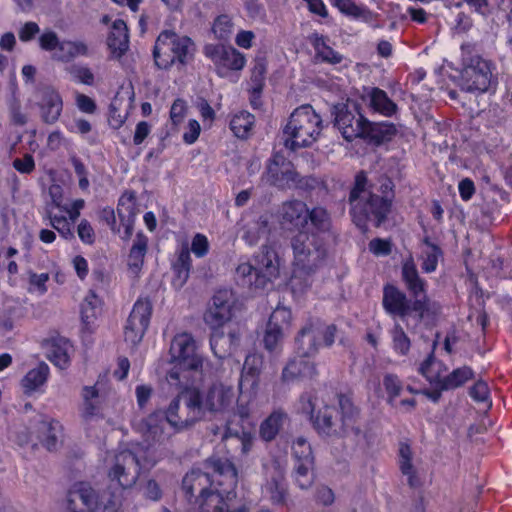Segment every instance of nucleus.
I'll return each mask as SVG.
<instances>
[{
    "label": "nucleus",
    "mask_w": 512,
    "mask_h": 512,
    "mask_svg": "<svg viewBox=\"0 0 512 512\" xmlns=\"http://www.w3.org/2000/svg\"><path fill=\"white\" fill-rule=\"evenodd\" d=\"M236 484V469L227 459H211L203 471L192 470L183 479L187 494L199 493L200 512H247L243 505L232 502Z\"/></svg>",
    "instance_id": "nucleus-1"
},
{
    "label": "nucleus",
    "mask_w": 512,
    "mask_h": 512,
    "mask_svg": "<svg viewBox=\"0 0 512 512\" xmlns=\"http://www.w3.org/2000/svg\"><path fill=\"white\" fill-rule=\"evenodd\" d=\"M300 405L303 413L311 415L313 425L320 434L359 437V412L349 397L341 395L326 400L305 395L300 399Z\"/></svg>",
    "instance_id": "nucleus-2"
},
{
    "label": "nucleus",
    "mask_w": 512,
    "mask_h": 512,
    "mask_svg": "<svg viewBox=\"0 0 512 512\" xmlns=\"http://www.w3.org/2000/svg\"><path fill=\"white\" fill-rule=\"evenodd\" d=\"M325 231L315 228L299 230L291 238L294 260L290 285L295 295L303 294L311 286V272L326 254L321 237Z\"/></svg>",
    "instance_id": "nucleus-3"
},
{
    "label": "nucleus",
    "mask_w": 512,
    "mask_h": 512,
    "mask_svg": "<svg viewBox=\"0 0 512 512\" xmlns=\"http://www.w3.org/2000/svg\"><path fill=\"white\" fill-rule=\"evenodd\" d=\"M160 455L149 442L132 443L130 449L121 450L110 460L108 477L121 489L132 487L140 469H147L156 464Z\"/></svg>",
    "instance_id": "nucleus-4"
},
{
    "label": "nucleus",
    "mask_w": 512,
    "mask_h": 512,
    "mask_svg": "<svg viewBox=\"0 0 512 512\" xmlns=\"http://www.w3.org/2000/svg\"><path fill=\"white\" fill-rule=\"evenodd\" d=\"M235 297L231 290L222 289L217 291L204 314L205 323L214 331L211 337V349L215 356L224 358L230 354L232 347L239 341V333L230 331L227 336L218 333L233 316Z\"/></svg>",
    "instance_id": "nucleus-5"
},
{
    "label": "nucleus",
    "mask_w": 512,
    "mask_h": 512,
    "mask_svg": "<svg viewBox=\"0 0 512 512\" xmlns=\"http://www.w3.org/2000/svg\"><path fill=\"white\" fill-rule=\"evenodd\" d=\"M170 364L167 380L177 387L187 385L195 374L201 372L204 358L196 341L188 333L177 334L170 345Z\"/></svg>",
    "instance_id": "nucleus-6"
},
{
    "label": "nucleus",
    "mask_w": 512,
    "mask_h": 512,
    "mask_svg": "<svg viewBox=\"0 0 512 512\" xmlns=\"http://www.w3.org/2000/svg\"><path fill=\"white\" fill-rule=\"evenodd\" d=\"M323 121L310 105L296 108L288 118L283 129L284 145L297 150L313 145L321 136Z\"/></svg>",
    "instance_id": "nucleus-7"
},
{
    "label": "nucleus",
    "mask_w": 512,
    "mask_h": 512,
    "mask_svg": "<svg viewBox=\"0 0 512 512\" xmlns=\"http://www.w3.org/2000/svg\"><path fill=\"white\" fill-rule=\"evenodd\" d=\"M382 195H377L367 187L365 174L359 173L356 176L355 186L350 194L352 212H363L367 218L373 217L376 225H380L390 209L392 197V182L385 179L381 184Z\"/></svg>",
    "instance_id": "nucleus-8"
},
{
    "label": "nucleus",
    "mask_w": 512,
    "mask_h": 512,
    "mask_svg": "<svg viewBox=\"0 0 512 512\" xmlns=\"http://www.w3.org/2000/svg\"><path fill=\"white\" fill-rule=\"evenodd\" d=\"M235 402V392L231 385L216 381L203 391L188 390L186 404L195 417H203L206 413L224 415L229 412Z\"/></svg>",
    "instance_id": "nucleus-9"
},
{
    "label": "nucleus",
    "mask_w": 512,
    "mask_h": 512,
    "mask_svg": "<svg viewBox=\"0 0 512 512\" xmlns=\"http://www.w3.org/2000/svg\"><path fill=\"white\" fill-rule=\"evenodd\" d=\"M180 408L179 398L174 399L163 418L162 413L154 412L146 418L140 419L134 423L135 430L143 437L144 442H149L157 450L171 436L166 429L168 424L176 431L182 430L190 425L187 420H181L178 416Z\"/></svg>",
    "instance_id": "nucleus-10"
},
{
    "label": "nucleus",
    "mask_w": 512,
    "mask_h": 512,
    "mask_svg": "<svg viewBox=\"0 0 512 512\" xmlns=\"http://www.w3.org/2000/svg\"><path fill=\"white\" fill-rule=\"evenodd\" d=\"M195 51V44L189 37L163 31L156 40L153 55L159 68L168 69L174 64H188Z\"/></svg>",
    "instance_id": "nucleus-11"
},
{
    "label": "nucleus",
    "mask_w": 512,
    "mask_h": 512,
    "mask_svg": "<svg viewBox=\"0 0 512 512\" xmlns=\"http://www.w3.org/2000/svg\"><path fill=\"white\" fill-rule=\"evenodd\" d=\"M280 222L283 228L306 230L315 228L317 230H328L330 225L329 216L321 207L309 210L302 201H288L282 205L280 210Z\"/></svg>",
    "instance_id": "nucleus-12"
},
{
    "label": "nucleus",
    "mask_w": 512,
    "mask_h": 512,
    "mask_svg": "<svg viewBox=\"0 0 512 512\" xmlns=\"http://www.w3.org/2000/svg\"><path fill=\"white\" fill-rule=\"evenodd\" d=\"M49 194L52 200V208L49 210L51 226L62 237L66 239L73 237L74 222L85 205L84 200L75 199L70 203L64 202L62 188L59 185H51Z\"/></svg>",
    "instance_id": "nucleus-13"
},
{
    "label": "nucleus",
    "mask_w": 512,
    "mask_h": 512,
    "mask_svg": "<svg viewBox=\"0 0 512 512\" xmlns=\"http://www.w3.org/2000/svg\"><path fill=\"white\" fill-rule=\"evenodd\" d=\"M263 366L261 355L253 353L246 357L239 381L240 396L237 400L236 413L241 420H247L256 407V387Z\"/></svg>",
    "instance_id": "nucleus-14"
},
{
    "label": "nucleus",
    "mask_w": 512,
    "mask_h": 512,
    "mask_svg": "<svg viewBox=\"0 0 512 512\" xmlns=\"http://www.w3.org/2000/svg\"><path fill=\"white\" fill-rule=\"evenodd\" d=\"M292 325V312L284 306L276 307L262 332L261 342L271 354L282 350L283 342Z\"/></svg>",
    "instance_id": "nucleus-15"
},
{
    "label": "nucleus",
    "mask_w": 512,
    "mask_h": 512,
    "mask_svg": "<svg viewBox=\"0 0 512 512\" xmlns=\"http://www.w3.org/2000/svg\"><path fill=\"white\" fill-rule=\"evenodd\" d=\"M335 125L342 136L351 141L356 138H376V132L381 130L364 118L360 113H353L347 106L336 108Z\"/></svg>",
    "instance_id": "nucleus-16"
},
{
    "label": "nucleus",
    "mask_w": 512,
    "mask_h": 512,
    "mask_svg": "<svg viewBox=\"0 0 512 512\" xmlns=\"http://www.w3.org/2000/svg\"><path fill=\"white\" fill-rule=\"evenodd\" d=\"M81 396L82 403L79 413L85 429L103 428L106 424H110L106 405L99 397L98 390L94 386L84 387Z\"/></svg>",
    "instance_id": "nucleus-17"
},
{
    "label": "nucleus",
    "mask_w": 512,
    "mask_h": 512,
    "mask_svg": "<svg viewBox=\"0 0 512 512\" xmlns=\"http://www.w3.org/2000/svg\"><path fill=\"white\" fill-rule=\"evenodd\" d=\"M203 53L213 62L220 77H227L230 71L242 70L246 64L245 56L231 46L207 44Z\"/></svg>",
    "instance_id": "nucleus-18"
},
{
    "label": "nucleus",
    "mask_w": 512,
    "mask_h": 512,
    "mask_svg": "<svg viewBox=\"0 0 512 512\" xmlns=\"http://www.w3.org/2000/svg\"><path fill=\"white\" fill-rule=\"evenodd\" d=\"M383 306L388 313L403 318L408 316L411 311L418 312L419 318H423L430 309L429 301L425 295L410 305L405 294L392 285H387L384 288Z\"/></svg>",
    "instance_id": "nucleus-19"
},
{
    "label": "nucleus",
    "mask_w": 512,
    "mask_h": 512,
    "mask_svg": "<svg viewBox=\"0 0 512 512\" xmlns=\"http://www.w3.org/2000/svg\"><path fill=\"white\" fill-rule=\"evenodd\" d=\"M151 312L152 305L148 299L136 301L124 327V339L127 343L134 346L142 340L150 322Z\"/></svg>",
    "instance_id": "nucleus-20"
},
{
    "label": "nucleus",
    "mask_w": 512,
    "mask_h": 512,
    "mask_svg": "<svg viewBox=\"0 0 512 512\" xmlns=\"http://www.w3.org/2000/svg\"><path fill=\"white\" fill-rule=\"evenodd\" d=\"M263 180L282 189L296 187L299 183L293 164L280 154L269 160Z\"/></svg>",
    "instance_id": "nucleus-21"
},
{
    "label": "nucleus",
    "mask_w": 512,
    "mask_h": 512,
    "mask_svg": "<svg viewBox=\"0 0 512 512\" xmlns=\"http://www.w3.org/2000/svg\"><path fill=\"white\" fill-rule=\"evenodd\" d=\"M491 81V69L487 61L474 58L460 73L459 86L467 92H485Z\"/></svg>",
    "instance_id": "nucleus-22"
},
{
    "label": "nucleus",
    "mask_w": 512,
    "mask_h": 512,
    "mask_svg": "<svg viewBox=\"0 0 512 512\" xmlns=\"http://www.w3.org/2000/svg\"><path fill=\"white\" fill-rule=\"evenodd\" d=\"M256 287H265L267 283L278 278L280 274V259L272 247L263 246L254 256Z\"/></svg>",
    "instance_id": "nucleus-23"
},
{
    "label": "nucleus",
    "mask_w": 512,
    "mask_h": 512,
    "mask_svg": "<svg viewBox=\"0 0 512 512\" xmlns=\"http://www.w3.org/2000/svg\"><path fill=\"white\" fill-rule=\"evenodd\" d=\"M101 23L111 24L110 31L107 36V45L112 57H122L129 48L128 28L124 20L114 18L112 15L106 14L101 18Z\"/></svg>",
    "instance_id": "nucleus-24"
},
{
    "label": "nucleus",
    "mask_w": 512,
    "mask_h": 512,
    "mask_svg": "<svg viewBox=\"0 0 512 512\" xmlns=\"http://www.w3.org/2000/svg\"><path fill=\"white\" fill-rule=\"evenodd\" d=\"M137 214L138 208L135 194L133 192H125L119 198L117 206V215L121 222L117 232L122 238L128 239L132 235Z\"/></svg>",
    "instance_id": "nucleus-25"
},
{
    "label": "nucleus",
    "mask_w": 512,
    "mask_h": 512,
    "mask_svg": "<svg viewBox=\"0 0 512 512\" xmlns=\"http://www.w3.org/2000/svg\"><path fill=\"white\" fill-rule=\"evenodd\" d=\"M361 99L373 112L385 117L395 115L398 109L387 93L377 87L363 88Z\"/></svg>",
    "instance_id": "nucleus-26"
},
{
    "label": "nucleus",
    "mask_w": 512,
    "mask_h": 512,
    "mask_svg": "<svg viewBox=\"0 0 512 512\" xmlns=\"http://www.w3.org/2000/svg\"><path fill=\"white\" fill-rule=\"evenodd\" d=\"M39 109L42 120L47 124L55 123L63 110V100L54 88L47 87L39 92Z\"/></svg>",
    "instance_id": "nucleus-27"
},
{
    "label": "nucleus",
    "mask_w": 512,
    "mask_h": 512,
    "mask_svg": "<svg viewBox=\"0 0 512 512\" xmlns=\"http://www.w3.org/2000/svg\"><path fill=\"white\" fill-rule=\"evenodd\" d=\"M46 357L60 369H65L73 353L72 344L65 338H51L43 342Z\"/></svg>",
    "instance_id": "nucleus-28"
},
{
    "label": "nucleus",
    "mask_w": 512,
    "mask_h": 512,
    "mask_svg": "<svg viewBox=\"0 0 512 512\" xmlns=\"http://www.w3.org/2000/svg\"><path fill=\"white\" fill-rule=\"evenodd\" d=\"M95 503V492L88 484H76L69 492L68 507L71 512L94 511Z\"/></svg>",
    "instance_id": "nucleus-29"
},
{
    "label": "nucleus",
    "mask_w": 512,
    "mask_h": 512,
    "mask_svg": "<svg viewBox=\"0 0 512 512\" xmlns=\"http://www.w3.org/2000/svg\"><path fill=\"white\" fill-rule=\"evenodd\" d=\"M243 230V240L251 246L257 244L261 239H266L270 233L269 216L261 215L256 220H246Z\"/></svg>",
    "instance_id": "nucleus-30"
},
{
    "label": "nucleus",
    "mask_w": 512,
    "mask_h": 512,
    "mask_svg": "<svg viewBox=\"0 0 512 512\" xmlns=\"http://www.w3.org/2000/svg\"><path fill=\"white\" fill-rule=\"evenodd\" d=\"M88 44L83 40H62L60 52H55L52 58L59 62H70L78 57L89 56Z\"/></svg>",
    "instance_id": "nucleus-31"
},
{
    "label": "nucleus",
    "mask_w": 512,
    "mask_h": 512,
    "mask_svg": "<svg viewBox=\"0 0 512 512\" xmlns=\"http://www.w3.org/2000/svg\"><path fill=\"white\" fill-rule=\"evenodd\" d=\"M49 375V367L45 363L38 364L29 370L21 381L22 388L26 394L39 392L45 385Z\"/></svg>",
    "instance_id": "nucleus-32"
},
{
    "label": "nucleus",
    "mask_w": 512,
    "mask_h": 512,
    "mask_svg": "<svg viewBox=\"0 0 512 512\" xmlns=\"http://www.w3.org/2000/svg\"><path fill=\"white\" fill-rule=\"evenodd\" d=\"M335 333L336 328L333 325L327 326L324 329L320 328H304L301 331L300 339L302 343H305L306 341L309 343V351L307 353H314L317 350V347L320 345V343L316 344L315 339L316 336L322 335L323 336V344L326 346H330L333 344L335 339Z\"/></svg>",
    "instance_id": "nucleus-33"
},
{
    "label": "nucleus",
    "mask_w": 512,
    "mask_h": 512,
    "mask_svg": "<svg viewBox=\"0 0 512 512\" xmlns=\"http://www.w3.org/2000/svg\"><path fill=\"white\" fill-rule=\"evenodd\" d=\"M308 351L309 348L303 351V356L293 359L284 368L283 378L285 380H292L297 377H310L313 375L314 366L307 359V356L310 355L311 353H305Z\"/></svg>",
    "instance_id": "nucleus-34"
},
{
    "label": "nucleus",
    "mask_w": 512,
    "mask_h": 512,
    "mask_svg": "<svg viewBox=\"0 0 512 512\" xmlns=\"http://www.w3.org/2000/svg\"><path fill=\"white\" fill-rule=\"evenodd\" d=\"M102 312V301L93 292L90 291L83 299L80 306V315L82 322L87 326H91L101 315Z\"/></svg>",
    "instance_id": "nucleus-35"
},
{
    "label": "nucleus",
    "mask_w": 512,
    "mask_h": 512,
    "mask_svg": "<svg viewBox=\"0 0 512 512\" xmlns=\"http://www.w3.org/2000/svg\"><path fill=\"white\" fill-rule=\"evenodd\" d=\"M287 421V416L282 411L272 412L265 420L262 421L259 428L260 437L265 441L273 440L279 433L280 429Z\"/></svg>",
    "instance_id": "nucleus-36"
},
{
    "label": "nucleus",
    "mask_w": 512,
    "mask_h": 512,
    "mask_svg": "<svg viewBox=\"0 0 512 512\" xmlns=\"http://www.w3.org/2000/svg\"><path fill=\"white\" fill-rule=\"evenodd\" d=\"M419 372L437 389L442 390V384L447 376L446 368L442 362L430 356L419 368Z\"/></svg>",
    "instance_id": "nucleus-37"
},
{
    "label": "nucleus",
    "mask_w": 512,
    "mask_h": 512,
    "mask_svg": "<svg viewBox=\"0 0 512 512\" xmlns=\"http://www.w3.org/2000/svg\"><path fill=\"white\" fill-rule=\"evenodd\" d=\"M311 43L315 50L316 58L319 61L329 64H340L343 61V56L336 52L327 44V40L318 34L311 36Z\"/></svg>",
    "instance_id": "nucleus-38"
},
{
    "label": "nucleus",
    "mask_w": 512,
    "mask_h": 512,
    "mask_svg": "<svg viewBox=\"0 0 512 512\" xmlns=\"http://www.w3.org/2000/svg\"><path fill=\"white\" fill-rule=\"evenodd\" d=\"M335 6L345 15L365 23H372L376 15L364 6L355 4L352 0H334Z\"/></svg>",
    "instance_id": "nucleus-39"
},
{
    "label": "nucleus",
    "mask_w": 512,
    "mask_h": 512,
    "mask_svg": "<svg viewBox=\"0 0 512 512\" xmlns=\"http://www.w3.org/2000/svg\"><path fill=\"white\" fill-rule=\"evenodd\" d=\"M254 116L247 111H239L233 114L230 120V129L238 138L249 137L254 127Z\"/></svg>",
    "instance_id": "nucleus-40"
},
{
    "label": "nucleus",
    "mask_w": 512,
    "mask_h": 512,
    "mask_svg": "<svg viewBox=\"0 0 512 512\" xmlns=\"http://www.w3.org/2000/svg\"><path fill=\"white\" fill-rule=\"evenodd\" d=\"M147 244V238L142 234H138L128 256V267L134 275L139 273L143 265Z\"/></svg>",
    "instance_id": "nucleus-41"
},
{
    "label": "nucleus",
    "mask_w": 512,
    "mask_h": 512,
    "mask_svg": "<svg viewBox=\"0 0 512 512\" xmlns=\"http://www.w3.org/2000/svg\"><path fill=\"white\" fill-rule=\"evenodd\" d=\"M402 275L408 289L415 297H419L421 293H424V282L419 278L411 256L403 263Z\"/></svg>",
    "instance_id": "nucleus-42"
},
{
    "label": "nucleus",
    "mask_w": 512,
    "mask_h": 512,
    "mask_svg": "<svg viewBox=\"0 0 512 512\" xmlns=\"http://www.w3.org/2000/svg\"><path fill=\"white\" fill-rule=\"evenodd\" d=\"M292 451L295 458V466H314L312 449L305 438L298 437L295 439L292 444Z\"/></svg>",
    "instance_id": "nucleus-43"
},
{
    "label": "nucleus",
    "mask_w": 512,
    "mask_h": 512,
    "mask_svg": "<svg viewBox=\"0 0 512 512\" xmlns=\"http://www.w3.org/2000/svg\"><path fill=\"white\" fill-rule=\"evenodd\" d=\"M285 491L283 473L281 470H278L272 477V480L267 482L263 488V493L275 504H279L284 501Z\"/></svg>",
    "instance_id": "nucleus-44"
},
{
    "label": "nucleus",
    "mask_w": 512,
    "mask_h": 512,
    "mask_svg": "<svg viewBox=\"0 0 512 512\" xmlns=\"http://www.w3.org/2000/svg\"><path fill=\"white\" fill-rule=\"evenodd\" d=\"M474 377L473 370L468 366H463L453 370L448 374L442 384V390L455 389L462 386Z\"/></svg>",
    "instance_id": "nucleus-45"
},
{
    "label": "nucleus",
    "mask_w": 512,
    "mask_h": 512,
    "mask_svg": "<svg viewBox=\"0 0 512 512\" xmlns=\"http://www.w3.org/2000/svg\"><path fill=\"white\" fill-rule=\"evenodd\" d=\"M65 71L77 83L92 86L95 84V75L91 68L85 64L73 63L66 66Z\"/></svg>",
    "instance_id": "nucleus-46"
},
{
    "label": "nucleus",
    "mask_w": 512,
    "mask_h": 512,
    "mask_svg": "<svg viewBox=\"0 0 512 512\" xmlns=\"http://www.w3.org/2000/svg\"><path fill=\"white\" fill-rule=\"evenodd\" d=\"M440 257V249L431 243L425 242L421 248L422 270L426 273L434 272Z\"/></svg>",
    "instance_id": "nucleus-47"
},
{
    "label": "nucleus",
    "mask_w": 512,
    "mask_h": 512,
    "mask_svg": "<svg viewBox=\"0 0 512 512\" xmlns=\"http://www.w3.org/2000/svg\"><path fill=\"white\" fill-rule=\"evenodd\" d=\"M28 291L29 293L42 296L48 291L47 282L50 279L48 273H28Z\"/></svg>",
    "instance_id": "nucleus-48"
},
{
    "label": "nucleus",
    "mask_w": 512,
    "mask_h": 512,
    "mask_svg": "<svg viewBox=\"0 0 512 512\" xmlns=\"http://www.w3.org/2000/svg\"><path fill=\"white\" fill-rule=\"evenodd\" d=\"M399 465L402 473L408 476L410 484L414 475L412 463V450L407 443H400L399 446Z\"/></svg>",
    "instance_id": "nucleus-49"
},
{
    "label": "nucleus",
    "mask_w": 512,
    "mask_h": 512,
    "mask_svg": "<svg viewBox=\"0 0 512 512\" xmlns=\"http://www.w3.org/2000/svg\"><path fill=\"white\" fill-rule=\"evenodd\" d=\"M227 433V438L235 437L239 441L242 454H247L251 450L254 441V435L251 431H245L244 429L242 431H238L237 429H234L232 427V423L229 422L227 425Z\"/></svg>",
    "instance_id": "nucleus-50"
},
{
    "label": "nucleus",
    "mask_w": 512,
    "mask_h": 512,
    "mask_svg": "<svg viewBox=\"0 0 512 512\" xmlns=\"http://www.w3.org/2000/svg\"><path fill=\"white\" fill-rule=\"evenodd\" d=\"M383 385L388 395L389 403L395 405V401L403 389L400 379L394 374H386L383 378Z\"/></svg>",
    "instance_id": "nucleus-51"
},
{
    "label": "nucleus",
    "mask_w": 512,
    "mask_h": 512,
    "mask_svg": "<svg viewBox=\"0 0 512 512\" xmlns=\"http://www.w3.org/2000/svg\"><path fill=\"white\" fill-rule=\"evenodd\" d=\"M212 31L218 39H228L233 32V23L229 16H218L213 24Z\"/></svg>",
    "instance_id": "nucleus-52"
},
{
    "label": "nucleus",
    "mask_w": 512,
    "mask_h": 512,
    "mask_svg": "<svg viewBox=\"0 0 512 512\" xmlns=\"http://www.w3.org/2000/svg\"><path fill=\"white\" fill-rule=\"evenodd\" d=\"M39 46L42 50L51 52H60L61 40L58 35L52 30H45L39 37Z\"/></svg>",
    "instance_id": "nucleus-53"
},
{
    "label": "nucleus",
    "mask_w": 512,
    "mask_h": 512,
    "mask_svg": "<svg viewBox=\"0 0 512 512\" xmlns=\"http://www.w3.org/2000/svg\"><path fill=\"white\" fill-rule=\"evenodd\" d=\"M393 348L397 353L406 354L410 349V340L399 324L391 331Z\"/></svg>",
    "instance_id": "nucleus-54"
},
{
    "label": "nucleus",
    "mask_w": 512,
    "mask_h": 512,
    "mask_svg": "<svg viewBox=\"0 0 512 512\" xmlns=\"http://www.w3.org/2000/svg\"><path fill=\"white\" fill-rule=\"evenodd\" d=\"M187 111L188 106L183 99H176L173 102L169 112V119L173 127L178 128L186 117Z\"/></svg>",
    "instance_id": "nucleus-55"
},
{
    "label": "nucleus",
    "mask_w": 512,
    "mask_h": 512,
    "mask_svg": "<svg viewBox=\"0 0 512 512\" xmlns=\"http://www.w3.org/2000/svg\"><path fill=\"white\" fill-rule=\"evenodd\" d=\"M471 397L478 402H482L485 406L490 407V391L488 385L484 381H477L470 390Z\"/></svg>",
    "instance_id": "nucleus-56"
},
{
    "label": "nucleus",
    "mask_w": 512,
    "mask_h": 512,
    "mask_svg": "<svg viewBox=\"0 0 512 512\" xmlns=\"http://www.w3.org/2000/svg\"><path fill=\"white\" fill-rule=\"evenodd\" d=\"M120 506V495L113 494L110 498H106V496L103 495L101 501L95 503L93 512H117Z\"/></svg>",
    "instance_id": "nucleus-57"
},
{
    "label": "nucleus",
    "mask_w": 512,
    "mask_h": 512,
    "mask_svg": "<svg viewBox=\"0 0 512 512\" xmlns=\"http://www.w3.org/2000/svg\"><path fill=\"white\" fill-rule=\"evenodd\" d=\"M209 240L201 233H197L191 241V252L198 258L206 256L209 252Z\"/></svg>",
    "instance_id": "nucleus-58"
},
{
    "label": "nucleus",
    "mask_w": 512,
    "mask_h": 512,
    "mask_svg": "<svg viewBox=\"0 0 512 512\" xmlns=\"http://www.w3.org/2000/svg\"><path fill=\"white\" fill-rule=\"evenodd\" d=\"M13 168L20 174H31L35 170V160L29 153L23 155V157L15 158L13 160Z\"/></svg>",
    "instance_id": "nucleus-59"
},
{
    "label": "nucleus",
    "mask_w": 512,
    "mask_h": 512,
    "mask_svg": "<svg viewBox=\"0 0 512 512\" xmlns=\"http://www.w3.org/2000/svg\"><path fill=\"white\" fill-rule=\"evenodd\" d=\"M295 477L300 488L310 487L314 479L313 467L295 466Z\"/></svg>",
    "instance_id": "nucleus-60"
},
{
    "label": "nucleus",
    "mask_w": 512,
    "mask_h": 512,
    "mask_svg": "<svg viewBox=\"0 0 512 512\" xmlns=\"http://www.w3.org/2000/svg\"><path fill=\"white\" fill-rule=\"evenodd\" d=\"M200 132L201 126L199 122L195 119H190L185 126V131L182 136L184 143L187 145L194 144L198 140Z\"/></svg>",
    "instance_id": "nucleus-61"
},
{
    "label": "nucleus",
    "mask_w": 512,
    "mask_h": 512,
    "mask_svg": "<svg viewBox=\"0 0 512 512\" xmlns=\"http://www.w3.org/2000/svg\"><path fill=\"white\" fill-rule=\"evenodd\" d=\"M255 276V264H251L248 259H241L236 267V276L246 283L252 284V276Z\"/></svg>",
    "instance_id": "nucleus-62"
},
{
    "label": "nucleus",
    "mask_w": 512,
    "mask_h": 512,
    "mask_svg": "<svg viewBox=\"0 0 512 512\" xmlns=\"http://www.w3.org/2000/svg\"><path fill=\"white\" fill-rule=\"evenodd\" d=\"M75 101L77 108L83 113L93 114L96 110L95 101L85 94L77 93Z\"/></svg>",
    "instance_id": "nucleus-63"
},
{
    "label": "nucleus",
    "mask_w": 512,
    "mask_h": 512,
    "mask_svg": "<svg viewBox=\"0 0 512 512\" xmlns=\"http://www.w3.org/2000/svg\"><path fill=\"white\" fill-rule=\"evenodd\" d=\"M151 125L146 121H140L137 123L133 135V143L135 145H140L144 142V140L151 133Z\"/></svg>",
    "instance_id": "nucleus-64"
}]
</instances>
